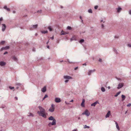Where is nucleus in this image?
I'll return each instance as SVG.
<instances>
[{
    "mask_svg": "<svg viewBox=\"0 0 131 131\" xmlns=\"http://www.w3.org/2000/svg\"><path fill=\"white\" fill-rule=\"evenodd\" d=\"M50 38L51 39H52L53 40V39H54V37H53V36L52 37H51Z\"/></svg>",
    "mask_w": 131,
    "mask_h": 131,
    "instance_id": "nucleus-50",
    "label": "nucleus"
},
{
    "mask_svg": "<svg viewBox=\"0 0 131 131\" xmlns=\"http://www.w3.org/2000/svg\"><path fill=\"white\" fill-rule=\"evenodd\" d=\"M65 103H66V104H67V105L69 104H70L69 103H67L66 101H65Z\"/></svg>",
    "mask_w": 131,
    "mask_h": 131,
    "instance_id": "nucleus-49",
    "label": "nucleus"
},
{
    "mask_svg": "<svg viewBox=\"0 0 131 131\" xmlns=\"http://www.w3.org/2000/svg\"><path fill=\"white\" fill-rule=\"evenodd\" d=\"M15 98L16 100H17V99H18V98L17 97H15Z\"/></svg>",
    "mask_w": 131,
    "mask_h": 131,
    "instance_id": "nucleus-54",
    "label": "nucleus"
},
{
    "mask_svg": "<svg viewBox=\"0 0 131 131\" xmlns=\"http://www.w3.org/2000/svg\"><path fill=\"white\" fill-rule=\"evenodd\" d=\"M45 111L44 110L43 111H38L37 112V113L40 116H42L45 118H46V116L45 114Z\"/></svg>",
    "mask_w": 131,
    "mask_h": 131,
    "instance_id": "nucleus-2",
    "label": "nucleus"
},
{
    "mask_svg": "<svg viewBox=\"0 0 131 131\" xmlns=\"http://www.w3.org/2000/svg\"><path fill=\"white\" fill-rule=\"evenodd\" d=\"M97 103H99L98 101H96V102L93 103L91 104V106H95L96 104Z\"/></svg>",
    "mask_w": 131,
    "mask_h": 131,
    "instance_id": "nucleus-12",
    "label": "nucleus"
},
{
    "mask_svg": "<svg viewBox=\"0 0 131 131\" xmlns=\"http://www.w3.org/2000/svg\"><path fill=\"white\" fill-rule=\"evenodd\" d=\"M82 115H85L87 116H88L90 115V113L88 112L87 110H85L84 112H83L82 114Z\"/></svg>",
    "mask_w": 131,
    "mask_h": 131,
    "instance_id": "nucleus-5",
    "label": "nucleus"
},
{
    "mask_svg": "<svg viewBox=\"0 0 131 131\" xmlns=\"http://www.w3.org/2000/svg\"><path fill=\"white\" fill-rule=\"evenodd\" d=\"M63 78L65 79H66L64 81L66 83H67L68 82L69 79H72L71 77L68 75H64L63 76Z\"/></svg>",
    "mask_w": 131,
    "mask_h": 131,
    "instance_id": "nucleus-3",
    "label": "nucleus"
},
{
    "mask_svg": "<svg viewBox=\"0 0 131 131\" xmlns=\"http://www.w3.org/2000/svg\"><path fill=\"white\" fill-rule=\"evenodd\" d=\"M61 35H65L68 34V33H67V32H64L63 31V30H62L61 31Z\"/></svg>",
    "mask_w": 131,
    "mask_h": 131,
    "instance_id": "nucleus-18",
    "label": "nucleus"
},
{
    "mask_svg": "<svg viewBox=\"0 0 131 131\" xmlns=\"http://www.w3.org/2000/svg\"><path fill=\"white\" fill-rule=\"evenodd\" d=\"M101 28L102 29H103V28L104 27V26L103 24L101 25Z\"/></svg>",
    "mask_w": 131,
    "mask_h": 131,
    "instance_id": "nucleus-43",
    "label": "nucleus"
},
{
    "mask_svg": "<svg viewBox=\"0 0 131 131\" xmlns=\"http://www.w3.org/2000/svg\"><path fill=\"white\" fill-rule=\"evenodd\" d=\"M83 65H85V66H86V63H84L83 64Z\"/></svg>",
    "mask_w": 131,
    "mask_h": 131,
    "instance_id": "nucleus-56",
    "label": "nucleus"
},
{
    "mask_svg": "<svg viewBox=\"0 0 131 131\" xmlns=\"http://www.w3.org/2000/svg\"><path fill=\"white\" fill-rule=\"evenodd\" d=\"M43 92H44L46 91V87L44 86L41 90Z\"/></svg>",
    "mask_w": 131,
    "mask_h": 131,
    "instance_id": "nucleus-13",
    "label": "nucleus"
},
{
    "mask_svg": "<svg viewBox=\"0 0 131 131\" xmlns=\"http://www.w3.org/2000/svg\"><path fill=\"white\" fill-rule=\"evenodd\" d=\"M129 14L131 15V10H130L129 11Z\"/></svg>",
    "mask_w": 131,
    "mask_h": 131,
    "instance_id": "nucleus-45",
    "label": "nucleus"
},
{
    "mask_svg": "<svg viewBox=\"0 0 131 131\" xmlns=\"http://www.w3.org/2000/svg\"><path fill=\"white\" fill-rule=\"evenodd\" d=\"M77 129H73L72 131H77Z\"/></svg>",
    "mask_w": 131,
    "mask_h": 131,
    "instance_id": "nucleus-52",
    "label": "nucleus"
},
{
    "mask_svg": "<svg viewBox=\"0 0 131 131\" xmlns=\"http://www.w3.org/2000/svg\"><path fill=\"white\" fill-rule=\"evenodd\" d=\"M114 51L115 52L116 54L118 53V52L117 51V50L115 49H114Z\"/></svg>",
    "mask_w": 131,
    "mask_h": 131,
    "instance_id": "nucleus-37",
    "label": "nucleus"
},
{
    "mask_svg": "<svg viewBox=\"0 0 131 131\" xmlns=\"http://www.w3.org/2000/svg\"><path fill=\"white\" fill-rule=\"evenodd\" d=\"M17 85L18 86H20L21 85V84L20 83H18L17 84Z\"/></svg>",
    "mask_w": 131,
    "mask_h": 131,
    "instance_id": "nucleus-51",
    "label": "nucleus"
},
{
    "mask_svg": "<svg viewBox=\"0 0 131 131\" xmlns=\"http://www.w3.org/2000/svg\"><path fill=\"white\" fill-rule=\"evenodd\" d=\"M115 38H118V37H117V36H115Z\"/></svg>",
    "mask_w": 131,
    "mask_h": 131,
    "instance_id": "nucleus-53",
    "label": "nucleus"
},
{
    "mask_svg": "<svg viewBox=\"0 0 131 131\" xmlns=\"http://www.w3.org/2000/svg\"><path fill=\"white\" fill-rule=\"evenodd\" d=\"M122 101H123L125 100L126 97L125 95H122Z\"/></svg>",
    "mask_w": 131,
    "mask_h": 131,
    "instance_id": "nucleus-20",
    "label": "nucleus"
},
{
    "mask_svg": "<svg viewBox=\"0 0 131 131\" xmlns=\"http://www.w3.org/2000/svg\"><path fill=\"white\" fill-rule=\"evenodd\" d=\"M130 106H131V103H129L127 105V107H129Z\"/></svg>",
    "mask_w": 131,
    "mask_h": 131,
    "instance_id": "nucleus-38",
    "label": "nucleus"
},
{
    "mask_svg": "<svg viewBox=\"0 0 131 131\" xmlns=\"http://www.w3.org/2000/svg\"><path fill=\"white\" fill-rule=\"evenodd\" d=\"M108 89H110L111 88L110 86H108Z\"/></svg>",
    "mask_w": 131,
    "mask_h": 131,
    "instance_id": "nucleus-57",
    "label": "nucleus"
},
{
    "mask_svg": "<svg viewBox=\"0 0 131 131\" xmlns=\"http://www.w3.org/2000/svg\"><path fill=\"white\" fill-rule=\"evenodd\" d=\"M9 88L11 90L14 89V87H11V86H9Z\"/></svg>",
    "mask_w": 131,
    "mask_h": 131,
    "instance_id": "nucleus-31",
    "label": "nucleus"
},
{
    "mask_svg": "<svg viewBox=\"0 0 131 131\" xmlns=\"http://www.w3.org/2000/svg\"><path fill=\"white\" fill-rule=\"evenodd\" d=\"M2 30L3 31H5V29L6 28V26L4 24H2Z\"/></svg>",
    "mask_w": 131,
    "mask_h": 131,
    "instance_id": "nucleus-9",
    "label": "nucleus"
},
{
    "mask_svg": "<svg viewBox=\"0 0 131 131\" xmlns=\"http://www.w3.org/2000/svg\"><path fill=\"white\" fill-rule=\"evenodd\" d=\"M41 32L42 34H45L46 33H47L48 32V31L47 30H46V31H41Z\"/></svg>",
    "mask_w": 131,
    "mask_h": 131,
    "instance_id": "nucleus-26",
    "label": "nucleus"
},
{
    "mask_svg": "<svg viewBox=\"0 0 131 131\" xmlns=\"http://www.w3.org/2000/svg\"><path fill=\"white\" fill-rule=\"evenodd\" d=\"M84 40L83 39H81L80 40L79 42L81 44V43H83V42H84Z\"/></svg>",
    "mask_w": 131,
    "mask_h": 131,
    "instance_id": "nucleus-25",
    "label": "nucleus"
},
{
    "mask_svg": "<svg viewBox=\"0 0 131 131\" xmlns=\"http://www.w3.org/2000/svg\"><path fill=\"white\" fill-rule=\"evenodd\" d=\"M101 91L103 92H104L105 91V89L103 87H102L101 88Z\"/></svg>",
    "mask_w": 131,
    "mask_h": 131,
    "instance_id": "nucleus-22",
    "label": "nucleus"
},
{
    "mask_svg": "<svg viewBox=\"0 0 131 131\" xmlns=\"http://www.w3.org/2000/svg\"><path fill=\"white\" fill-rule=\"evenodd\" d=\"M55 101L56 103H59L61 102L60 99L58 97H56L55 99Z\"/></svg>",
    "mask_w": 131,
    "mask_h": 131,
    "instance_id": "nucleus-7",
    "label": "nucleus"
},
{
    "mask_svg": "<svg viewBox=\"0 0 131 131\" xmlns=\"http://www.w3.org/2000/svg\"><path fill=\"white\" fill-rule=\"evenodd\" d=\"M4 8L5 9H6L8 11H10V9L9 8H7L6 6H5L4 7Z\"/></svg>",
    "mask_w": 131,
    "mask_h": 131,
    "instance_id": "nucleus-19",
    "label": "nucleus"
},
{
    "mask_svg": "<svg viewBox=\"0 0 131 131\" xmlns=\"http://www.w3.org/2000/svg\"><path fill=\"white\" fill-rule=\"evenodd\" d=\"M29 115H28V116H32V117H33L34 116V115L33 114H32L31 113H29Z\"/></svg>",
    "mask_w": 131,
    "mask_h": 131,
    "instance_id": "nucleus-30",
    "label": "nucleus"
},
{
    "mask_svg": "<svg viewBox=\"0 0 131 131\" xmlns=\"http://www.w3.org/2000/svg\"><path fill=\"white\" fill-rule=\"evenodd\" d=\"M47 47L48 48H49V46L48 45L47 46Z\"/></svg>",
    "mask_w": 131,
    "mask_h": 131,
    "instance_id": "nucleus-55",
    "label": "nucleus"
},
{
    "mask_svg": "<svg viewBox=\"0 0 131 131\" xmlns=\"http://www.w3.org/2000/svg\"><path fill=\"white\" fill-rule=\"evenodd\" d=\"M124 86V84L123 83H119L118 85V87L117 88V89H119L122 88Z\"/></svg>",
    "mask_w": 131,
    "mask_h": 131,
    "instance_id": "nucleus-6",
    "label": "nucleus"
},
{
    "mask_svg": "<svg viewBox=\"0 0 131 131\" xmlns=\"http://www.w3.org/2000/svg\"><path fill=\"white\" fill-rule=\"evenodd\" d=\"M63 61V60H62L61 61H60V62H62Z\"/></svg>",
    "mask_w": 131,
    "mask_h": 131,
    "instance_id": "nucleus-64",
    "label": "nucleus"
},
{
    "mask_svg": "<svg viewBox=\"0 0 131 131\" xmlns=\"http://www.w3.org/2000/svg\"><path fill=\"white\" fill-rule=\"evenodd\" d=\"M6 64V63L3 61L0 62V65L1 66H4Z\"/></svg>",
    "mask_w": 131,
    "mask_h": 131,
    "instance_id": "nucleus-10",
    "label": "nucleus"
},
{
    "mask_svg": "<svg viewBox=\"0 0 131 131\" xmlns=\"http://www.w3.org/2000/svg\"><path fill=\"white\" fill-rule=\"evenodd\" d=\"M121 93V91H119L118 92H117V93L116 94H115V95H114V96L115 97H117L118 95L119 94H120V93Z\"/></svg>",
    "mask_w": 131,
    "mask_h": 131,
    "instance_id": "nucleus-23",
    "label": "nucleus"
},
{
    "mask_svg": "<svg viewBox=\"0 0 131 131\" xmlns=\"http://www.w3.org/2000/svg\"><path fill=\"white\" fill-rule=\"evenodd\" d=\"M99 61L100 62H102V59H101V58H100L99 59Z\"/></svg>",
    "mask_w": 131,
    "mask_h": 131,
    "instance_id": "nucleus-44",
    "label": "nucleus"
},
{
    "mask_svg": "<svg viewBox=\"0 0 131 131\" xmlns=\"http://www.w3.org/2000/svg\"><path fill=\"white\" fill-rule=\"evenodd\" d=\"M54 108H51L49 110V111L51 112H53L54 111Z\"/></svg>",
    "mask_w": 131,
    "mask_h": 131,
    "instance_id": "nucleus-17",
    "label": "nucleus"
},
{
    "mask_svg": "<svg viewBox=\"0 0 131 131\" xmlns=\"http://www.w3.org/2000/svg\"><path fill=\"white\" fill-rule=\"evenodd\" d=\"M80 119V117H78V119Z\"/></svg>",
    "mask_w": 131,
    "mask_h": 131,
    "instance_id": "nucleus-62",
    "label": "nucleus"
},
{
    "mask_svg": "<svg viewBox=\"0 0 131 131\" xmlns=\"http://www.w3.org/2000/svg\"><path fill=\"white\" fill-rule=\"evenodd\" d=\"M122 8L120 7H119L117 8V12L118 13L120 12Z\"/></svg>",
    "mask_w": 131,
    "mask_h": 131,
    "instance_id": "nucleus-21",
    "label": "nucleus"
},
{
    "mask_svg": "<svg viewBox=\"0 0 131 131\" xmlns=\"http://www.w3.org/2000/svg\"><path fill=\"white\" fill-rule=\"evenodd\" d=\"M38 26V24L32 25L29 28V29L30 30H32L36 29L37 28Z\"/></svg>",
    "mask_w": 131,
    "mask_h": 131,
    "instance_id": "nucleus-4",
    "label": "nucleus"
},
{
    "mask_svg": "<svg viewBox=\"0 0 131 131\" xmlns=\"http://www.w3.org/2000/svg\"><path fill=\"white\" fill-rule=\"evenodd\" d=\"M8 52L7 51L5 52L3 54H4L5 55Z\"/></svg>",
    "mask_w": 131,
    "mask_h": 131,
    "instance_id": "nucleus-47",
    "label": "nucleus"
},
{
    "mask_svg": "<svg viewBox=\"0 0 131 131\" xmlns=\"http://www.w3.org/2000/svg\"><path fill=\"white\" fill-rule=\"evenodd\" d=\"M111 115V112L110 111H108L107 113V114L105 116V117L106 118L108 117L110 115Z\"/></svg>",
    "mask_w": 131,
    "mask_h": 131,
    "instance_id": "nucleus-11",
    "label": "nucleus"
},
{
    "mask_svg": "<svg viewBox=\"0 0 131 131\" xmlns=\"http://www.w3.org/2000/svg\"><path fill=\"white\" fill-rule=\"evenodd\" d=\"M127 46L129 47H131V44H128L127 45Z\"/></svg>",
    "mask_w": 131,
    "mask_h": 131,
    "instance_id": "nucleus-39",
    "label": "nucleus"
},
{
    "mask_svg": "<svg viewBox=\"0 0 131 131\" xmlns=\"http://www.w3.org/2000/svg\"><path fill=\"white\" fill-rule=\"evenodd\" d=\"M49 120L53 121L52 123L50 122L48 124V126L50 127L51 125H55L56 124V120L52 116H51L48 118Z\"/></svg>",
    "mask_w": 131,
    "mask_h": 131,
    "instance_id": "nucleus-1",
    "label": "nucleus"
},
{
    "mask_svg": "<svg viewBox=\"0 0 131 131\" xmlns=\"http://www.w3.org/2000/svg\"><path fill=\"white\" fill-rule=\"evenodd\" d=\"M38 108L39 109L40 111H43L44 110H45L41 106H39L38 107Z\"/></svg>",
    "mask_w": 131,
    "mask_h": 131,
    "instance_id": "nucleus-15",
    "label": "nucleus"
},
{
    "mask_svg": "<svg viewBox=\"0 0 131 131\" xmlns=\"http://www.w3.org/2000/svg\"><path fill=\"white\" fill-rule=\"evenodd\" d=\"M42 10H39L37 11V13H42Z\"/></svg>",
    "mask_w": 131,
    "mask_h": 131,
    "instance_id": "nucleus-35",
    "label": "nucleus"
},
{
    "mask_svg": "<svg viewBox=\"0 0 131 131\" xmlns=\"http://www.w3.org/2000/svg\"><path fill=\"white\" fill-rule=\"evenodd\" d=\"M5 41H2L0 42V45H3L5 43Z\"/></svg>",
    "mask_w": 131,
    "mask_h": 131,
    "instance_id": "nucleus-24",
    "label": "nucleus"
},
{
    "mask_svg": "<svg viewBox=\"0 0 131 131\" xmlns=\"http://www.w3.org/2000/svg\"><path fill=\"white\" fill-rule=\"evenodd\" d=\"M49 41L48 40L46 43V44H48V43H49Z\"/></svg>",
    "mask_w": 131,
    "mask_h": 131,
    "instance_id": "nucleus-60",
    "label": "nucleus"
},
{
    "mask_svg": "<svg viewBox=\"0 0 131 131\" xmlns=\"http://www.w3.org/2000/svg\"><path fill=\"white\" fill-rule=\"evenodd\" d=\"M48 97V95L47 94H46L45 95L44 97V99H45L47 97Z\"/></svg>",
    "mask_w": 131,
    "mask_h": 131,
    "instance_id": "nucleus-41",
    "label": "nucleus"
},
{
    "mask_svg": "<svg viewBox=\"0 0 131 131\" xmlns=\"http://www.w3.org/2000/svg\"><path fill=\"white\" fill-rule=\"evenodd\" d=\"M115 122V124H116V127L117 128V129L118 130H120V129L118 125V123L116 122Z\"/></svg>",
    "mask_w": 131,
    "mask_h": 131,
    "instance_id": "nucleus-14",
    "label": "nucleus"
},
{
    "mask_svg": "<svg viewBox=\"0 0 131 131\" xmlns=\"http://www.w3.org/2000/svg\"><path fill=\"white\" fill-rule=\"evenodd\" d=\"M48 29L50 31H51L52 30V28L51 26L48 27Z\"/></svg>",
    "mask_w": 131,
    "mask_h": 131,
    "instance_id": "nucleus-27",
    "label": "nucleus"
},
{
    "mask_svg": "<svg viewBox=\"0 0 131 131\" xmlns=\"http://www.w3.org/2000/svg\"><path fill=\"white\" fill-rule=\"evenodd\" d=\"M68 61L70 63H73L72 62L70 61L69 59H68Z\"/></svg>",
    "mask_w": 131,
    "mask_h": 131,
    "instance_id": "nucleus-46",
    "label": "nucleus"
},
{
    "mask_svg": "<svg viewBox=\"0 0 131 131\" xmlns=\"http://www.w3.org/2000/svg\"><path fill=\"white\" fill-rule=\"evenodd\" d=\"M67 29L69 30H71V28L70 26H68L67 27Z\"/></svg>",
    "mask_w": 131,
    "mask_h": 131,
    "instance_id": "nucleus-33",
    "label": "nucleus"
},
{
    "mask_svg": "<svg viewBox=\"0 0 131 131\" xmlns=\"http://www.w3.org/2000/svg\"><path fill=\"white\" fill-rule=\"evenodd\" d=\"M81 21L82 22H83V20L82 19H81Z\"/></svg>",
    "mask_w": 131,
    "mask_h": 131,
    "instance_id": "nucleus-63",
    "label": "nucleus"
},
{
    "mask_svg": "<svg viewBox=\"0 0 131 131\" xmlns=\"http://www.w3.org/2000/svg\"><path fill=\"white\" fill-rule=\"evenodd\" d=\"M78 67H76L74 68V70H77V69H78Z\"/></svg>",
    "mask_w": 131,
    "mask_h": 131,
    "instance_id": "nucleus-48",
    "label": "nucleus"
},
{
    "mask_svg": "<svg viewBox=\"0 0 131 131\" xmlns=\"http://www.w3.org/2000/svg\"><path fill=\"white\" fill-rule=\"evenodd\" d=\"M12 59L15 61H16L17 60L16 58L14 56L12 58Z\"/></svg>",
    "mask_w": 131,
    "mask_h": 131,
    "instance_id": "nucleus-28",
    "label": "nucleus"
},
{
    "mask_svg": "<svg viewBox=\"0 0 131 131\" xmlns=\"http://www.w3.org/2000/svg\"><path fill=\"white\" fill-rule=\"evenodd\" d=\"M84 128H90V127L88 126H87L86 125H85L84 126Z\"/></svg>",
    "mask_w": 131,
    "mask_h": 131,
    "instance_id": "nucleus-32",
    "label": "nucleus"
},
{
    "mask_svg": "<svg viewBox=\"0 0 131 131\" xmlns=\"http://www.w3.org/2000/svg\"><path fill=\"white\" fill-rule=\"evenodd\" d=\"M95 71V70L94 69L93 70H89V72L88 73V74L89 75H91V74L93 73V72H94Z\"/></svg>",
    "mask_w": 131,
    "mask_h": 131,
    "instance_id": "nucleus-8",
    "label": "nucleus"
},
{
    "mask_svg": "<svg viewBox=\"0 0 131 131\" xmlns=\"http://www.w3.org/2000/svg\"><path fill=\"white\" fill-rule=\"evenodd\" d=\"M4 50H5V47H2V48L1 49V50L2 51Z\"/></svg>",
    "mask_w": 131,
    "mask_h": 131,
    "instance_id": "nucleus-40",
    "label": "nucleus"
},
{
    "mask_svg": "<svg viewBox=\"0 0 131 131\" xmlns=\"http://www.w3.org/2000/svg\"><path fill=\"white\" fill-rule=\"evenodd\" d=\"M88 12L89 13H92V11L91 9H90L88 10Z\"/></svg>",
    "mask_w": 131,
    "mask_h": 131,
    "instance_id": "nucleus-29",
    "label": "nucleus"
},
{
    "mask_svg": "<svg viewBox=\"0 0 131 131\" xmlns=\"http://www.w3.org/2000/svg\"><path fill=\"white\" fill-rule=\"evenodd\" d=\"M54 105L53 104H52L51 105V108H54Z\"/></svg>",
    "mask_w": 131,
    "mask_h": 131,
    "instance_id": "nucleus-42",
    "label": "nucleus"
},
{
    "mask_svg": "<svg viewBox=\"0 0 131 131\" xmlns=\"http://www.w3.org/2000/svg\"><path fill=\"white\" fill-rule=\"evenodd\" d=\"M73 100H72L70 101V102H73Z\"/></svg>",
    "mask_w": 131,
    "mask_h": 131,
    "instance_id": "nucleus-58",
    "label": "nucleus"
},
{
    "mask_svg": "<svg viewBox=\"0 0 131 131\" xmlns=\"http://www.w3.org/2000/svg\"><path fill=\"white\" fill-rule=\"evenodd\" d=\"M5 50H7L9 48V46H6L5 47Z\"/></svg>",
    "mask_w": 131,
    "mask_h": 131,
    "instance_id": "nucleus-34",
    "label": "nucleus"
},
{
    "mask_svg": "<svg viewBox=\"0 0 131 131\" xmlns=\"http://www.w3.org/2000/svg\"><path fill=\"white\" fill-rule=\"evenodd\" d=\"M15 11H13V13H15Z\"/></svg>",
    "mask_w": 131,
    "mask_h": 131,
    "instance_id": "nucleus-61",
    "label": "nucleus"
},
{
    "mask_svg": "<svg viewBox=\"0 0 131 131\" xmlns=\"http://www.w3.org/2000/svg\"><path fill=\"white\" fill-rule=\"evenodd\" d=\"M85 102V100L84 99H83L82 100V102L81 103V105L82 107H84V103Z\"/></svg>",
    "mask_w": 131,
    "mask_h": 131,
    "instance_id": "nucleus-16",
    "label": "nucleus"
},
{
    "mask_svg": "<svg viewBox=\"0 0 131 131\" xmlns=\"http://www.w3.org/2000/svg\"><path fill=\"white\" fill-rule=\"evenodd\" d=\"M98 6L97 5L95 6H94V9H96L98 8Z\"/></svg>",
    "mask_w": 131,
    "mask_h": 131,
    "instance_id": "nucleus-36",
    "label": "nucleus"
},
{
    "mask_svg": "<svg viewBox=\"0 0 131 131\" xmlns=\"http://www.w3.org/2000/svg\"><path fill=\"white\" fill-rule=\"evenodd\" d=\"M80 19H81L82 18V17L81 16H80Z\"/></svg>",
    "mask_w": 131,
    "mask_h": 131,
    "instance_id": "nucleus-59",
    "label": "nucleus"
}]
</instances>
